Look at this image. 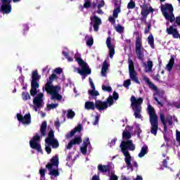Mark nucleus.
I'll use <instances>...</instances> for the list:
<instances>
[{"label":"nucleus","mask_w":180,"mask_h":180,"mask_svg":"<svg viewBox=\"0 0 180 180\" xmlns=\"http://www.w3.org/2000/svg\"><path fill=\"white\" fill-rule=\"evenodd\" d=\"M121 151L124 154V161L127 165V169H131L133 171V165H131V155H130L129 151H134L136 146L133 144L132 140L122 141L120 144Z\"/></svg>","instance_id":"nucleus-1"},{"label":"nucleus","mask_w":180,"mask_h":180,"mask_svg":"<svg viewBox=\"0 0 180 180\" xmlns=\"http://www.w3.org/2000/svg\"><path fill=\"white\" fill-rule=\"evenodd\" d=\"M56 78L57 75L53 73L49 77V81L45 84V91L47 94H50V95H51V101H61V99H63V96L58 94V90H57L58 89V86L51 85V84H53V80Z\"/></svg>","instance_id":"nucleus-2"},{"label":"nucleus","mask_w":180,"mask_h":180,"mask_svg":"<svg viewBox=\"0 0 180 180\" xmlns=\"http://www.w3.org/2000/svg\"><path fill=\"white\" fill-rule=\"evenodd\" d=\"M148 113L151 126L150 133L154 136H157V131H158V116L155 114V109L151 105H148Z\"/></svg>","instance_id":"nucleus-3"},{"label":"nucleus","mask_w":180,"mask_h":180,"mask_svg":"<svg viewBox=\"0 0 180 180\" xmlns=\"http://www.w3.org/2000/svg\"><path fill=\"white\" fill-rule=\"evenodd\" d=\"M51 147L55 150L60 147L58 140L54 138V131L53 129H50L48 137L45 139V151L47 154H51Z\"/></svg>","instance_id":"nucleus-4"},{"label":"nucleus","mask_w":180,"mask_h":180,"mask_svg":"<svg viewBox=\"0 0 180 180\" xmlns=\"http://www.w3.org/2000/svg\"><path fill=\"white\" fill-rule=\"evenodd\" d=\"M162 14L166 20H169L170 23L175 22V15H174V6L172 4L166 3L160 6Z\"/></svg>","instance_id":"nucleus-5"},{"label":"nucleus","mask_w":180,"mask_h":180,"mask_svg":"<svg viewBox=\"0 0 180 180\" xmlns=\"http://www.w3.org/2000/svg\"><path fill=\"white\" fill-rule=\"evenodd\" d=\"M131 107L134 111V116L136 119H141V104L143 103V98H136V96H131Z\"/></svg>","instance_id":"nucleus-6"},{"label":"nucleus","mask_w":180,"mask_h":180,"mask_svg":"<svg viewBox=\"0 0 180 180\" xmlns=\"http://www.w3.org/2000/svg\"><path fill=\"white\" fill-rule=\"evenodd\" d=\"M76 61H77L81 69L77 70L78 74L82 77V79H85L88 75H91L92 70L89 68V65L86 62L84 61L81 58H76Z\"/></svg>","instance_id":"nucleus-7"},{"label":"nucleus","mask_w":180,"mask_h":180,"mask_svg":"<svg viewBox=\"0 0 180 180\" xmlns=\"http://www.w3.org/2000/svg\"><path fill=\"white\" fill-rule=\"evenodd\" d=\"M41 78V76L39 75L37 70H34L32 72L31 80V89L30 91L31 96H36V95H37V88L40 86L39 82Z\"/></svg>","instance_id":"nucleus-8"},{"label":"nucleus","mask_w":180,"mask_h":180,"mask_svg":"<svg viewBox=\"0 0 180 180\" xmlns=\"http://www.w3.org/2000/svg\"><path fill=\"white\" fill-rule=\"evenodd\" d=\"M110 106H113V98L112 96H109L106 98L105 101H102V100H96V109L101 112L102 110H106Z\"/></svg>","instance_id":"nucleus-9"},{"label":"nucleus","mask_w":180,"mask_h":180,"mask_svg":"<svg viewBox=\"0 0 180 180\" xmlns=\"http://www.w3.org/2000/svg\"><path fill=\"white\" fill-rule=\"evenodd\" d=\"M144 47H143V42L141 41V38L138 36L136 38L135 41V53L136 54V57L138 60L141 61H143L144 60Z\"/></svg>","instance_id":"nucleus-10"},{"label":"nucleus","mask_w":180,"mask_h":180,"mask_svg":"<svg viewBox=\"0 0 180 180\" xmlns=\"http://www.w3.org/2000/svg\"><path fill=\"white\" fill-rule=\"evenodd\" d=\"M40 135L35 134V135L30 141V147L32 150H36L38 153L43 154V149H41V145L40 144Z\"/></svg>","instance_id":"nucleus-11"},{"label":"nucleus","mask_w":180,"mask_h":180,"mask_svg":"<svg viewBox=\"0 0 180 180\" xmlns=\"http://www.w3.org/2000/svg\"><path fill=\"white\" fill-rule=\"evenodd\" d=\"M141 9V21L144 22V23H147V16L150 15V13H154V8L152 6L148 7V4L143 3L142 5L140 6Z\"/></svg>","instance_id":"nucleus-12"},{"label":"nucleus","mask_w":180,"mask_h":180,"mask_svg":"<svg viewBox=\"0 0 180 180\" xmlns=\"http://www.w3.org/2000/svg\"><path fill=\"white\" fill-rule=\"evenodd\" d=\"M128 64L130 79L136 84H140V81L139 80V77H137V72H136V70H134V62L131 58H129Z\"/></svg>","instance_id":"nucleus-13"},{"label":"nucleus","mask_w":180,"mask_h":180,"mask_svg":"<svg viewBox=\"0 0 180 180\" xmlns=\"http://www.w3.org/2000/svg\"><path fill=\"white\" fill-rule=\"evenodd\" d=\"M2 5L0 7V12H2L4 15L5 13L8 15V13H11L12 11V6H11V0H1Z\"/></svg>","instance_id":"nucleus-14"},{"label":"nucleus","mask_w":180,"mask_h":180,"mask_svg":"<svg viewBox=\"0 0 180 180\" xmlns=\"http://www.w3.org/2000/svg\"><path fill=\"white\" fill-rule=\"evenodd\" d=\"M90 20V25L93 26L94 32H98L99 30V26L102 25V20L97 15H91Z\"/></svg>","instance_id":"nucleus-15"},{"label":"nucleus","mask_w":180,"mask_h":180,"mask_svg":"<svg viewBox=\"0 0 180 180\" xmlns=\"http://www.w3.org/2000/svg\"><path fill=\"white\" fill-rule=\"evenodd\" d=\"M176 27V25L174 24V25L169 26L166 29V32L167 34H170L172 36L173 39H179L180 40V34L179 32H178V29L174 28Z\"/></svg>","instance_id":"nucleus-16"},{"label":"nucleus","mask_w":180,"mask_h":180,"mask_svg":"<svg viewBox=\"0 0 180 180\" xmlns=\"http://www.w3.org/2000/svg\"><path fill=\"white\" fill-rule=\"evenodd\" d=\"M60 164V158H58V155L53 156L52 158L50 160V162H48L46 165V169H51L53 167L55 168H58V165Z\"/></svg>","instance_id":"nucleus-17"},{"label":"nucleus","mask_w":180,"mask_h":180,"mask_svg":"<svg viewBox=\"0 0 180 180\" xmlns=\"http://www.w3.org/2000/svg\"><path fill=\"white\" fill-rule=\"evenodd\" d=\"M17 119L18 122L22 123V124H30L32 123V116L30 113L25 114L23 117L21 114H17Z\"/></svg>","instance_id":"nucleus-18"},{"label":"nucleus","mask_w":180,"mask_h":180,"mask_svg":"<svg viewBox=\"0 0 180 180\" xmlns=\"http://www.w3.org/2000/svg\"><path fill=\"white\" fill-rule=\"evenodd\" d=\"M105 43L109 50L110 58H113V56H115V46L112 44V37H108Z\"/></svg>","instance_id":"nucleus-19"},{"label":"nucleus","mask_w":180,"mask_h":180,"mask_svg":"<svg viewBox=\"0 0 180 180\" xmlns=\"http://www.w3.org/2000/svg\"><path fill=\"white\" fill-rule=\"evenodd\" d=\"M43 93H39L37 96L34 98L33 103L35 108H41V103H43Z\"/></svg>","instance_id":"nucleus-20"},{"label":"nucleus","mask_w":180,"mask_h":180,"mask_svg":"<svg viewBox=\"0 0 180 180\" xmlns=\"http://www.w3.org/2000/svg\"><path fill=\"white\" fill-rule=\"evenodd\" d=\"M81 143H82V139H81V136H77L74 139L70 141L66 146V148L67 150H71V148H72V146L81 144Z\"/></svg>","instance_id":"nucleus-21"},{"label":"nucleus","mask_w":180,"mask_h":180,"mask_svg":"<svg viewBox=\"0 0 180 180\" xmlns=\"http://www.w3.org/2000/svg\"><path fill=\"white\" fill-rule=\"evenodd\" d=\"M160 122H162V124L164 126V129H163V135H164V139L165 140H167V133H168V127H167V121L165 120V115L164 113H160Z\"/></svg>","instance_id":"nucleus-22"},{"label":"nucleus","mask_w":180,"mask_h":180,"mask_svg":"<svg viewBox=\"0 0 180 180\" xmlns=\"http://www.w3.org/2000/svg\"><path fill=\"white\" fill-rule=\"evenodd\" d=\"M82 130V125L79 124L75 129L71 130L69 134L66 135V139H71L73 136L75 135V133H77V131L79 133L81 132Z\"/></svg>","instance_id":"nucleus-23"},{"label":"nucleus","mask_w":180,"mask_h":180,"mask_svg":"<svg viewBox=\"0 0 180 180\" xmlns=\"http://www.w3.org/2000/svg\"><path fill=\"white\" fill-rule=\"evenodd\" d=\"M143 79V81H145V82L146 84H148V85L150 89H153L155 92H157V91H158V88H157V86L154 84V83H153V82H151V81H150V79H148V77H147V76H144Z\"/></svg>","instance_id":"nucleus-24"},{"label":"nucleus","mask_w":180,"mask_h":180,"mask_svg":"<svg viewBox=\"0 0 180 180\" xmlns=\"http://www.w3.org/2000/svg\"><path fill=\"white\" fill-rule=\"evenodd\" d=\"M98 169L99 172H101L102 174L110 172V167H109V165H98Z\"/></svg>","instance_id":"nucleus-25"},{"label":"nucleus","mask_w":180,"mask_h":180,"mask_svg":"<svg viewBox=\"0 0 180 180\" xmlns=\"http://www.w3.org/2000/svg\"><path fill=\"white\" fill-rule=\"evenodd\" d=\"M84 108L87 110H95V109H96V103L87 101L85 103Z\"/></svg>","instance_id":"nucleus-26"},{"label":"nucleus","mask_w":180,"mask_h":180,"mask_svg":"<svg viewBox=\"0 0 180 180\" xmlns=\"http://www.w3.org/2000/svg\"><path fill=\"white\" fill-rule=\"evenodd\" d=\"M109 70V64L108 60H104L101 68V75L103 77H106V72Z\"/></svg>","instance_id":"nucleus-27"},{"label":"nucleus","mask_w":180,"mask_h":180,"mask_svg":"<svg viewBox=\"0 0 180 180\" xmlns=\"http://www.w3.org/2000/svg\"><path fill=\"white\" fill-rule=\"evenodd\" d=\"M49 171V175H51V176H54L55 178H57V176H60V172L58 171V168L56 169H48Z\"/></svg>","instance_id":"nucleus-28"},{"label":"nucleus","mask_w":180,"mask_h":180,"mask_svg":"<svg viewBox=\"0 0 180 180\" xmlns=\"http://www.w3.org/2000/svg\"><path fill=\"white\" fill-rule=\"evenodd\" d=\"M148 153V146H147V145H144L143 146H142L141 152L139 153L138 157H139V158H143V157H144V155H146V154H147Z\"/></svg>","instance_id":"nucleus-29"},{"label":"nucleus","mask_w":180,"mask_h":180,"mask_svg":"<svg viewBox=\"0 0 180 180\" xmlns=\"http://www.w3.org/2000/svg\"><path fill=\"white\" fill-rule=\"evenodd\" d=\"M115 5L117 7L113 11L112 16L113 18H117L119 16V13H120V5L117 2H115Z\"/></svg>","instance_id":"nucleus-30"},{"label":"nucleus","mask_w":180,"mask_h":180,"mask_svg":"<svg viewBox=\"0 0 180 180\" xmlns=\"http://www.w3.org/2000/svg\"><path fill=\"white\" fill-rule=\"evenodd\" d=\"M46 130H47V122L46 121H44L41 124V127H40V131H41V134L43 137L46 136Z\"/></svg>","instance_id":"nucleus-31"},{"label":"nucleus","mask_w":180,"mask_h":180,"mask_svg":"<svg viewBox=\"0 0 180 180\" xmlns=\"http://www.w3.org/2000/svg\"><path fill=\"white\" fill-rule=\"evenodd\" d=\"M148 44L149 46H150L153 50L155 49V46L154 45V36H153V34H150V35L148 37Z\"/></svg>","instance_id":"nucleus-32"},{"label":"nucleus","mask_w":180,"mask_h":180,"mask_svg":"<svg viewBox=\"0 0 180 180\" xmlns=\"http://www.w3.org/2000/svg\"><path fill=\"white\" fill-rule=\"evenodd\" d=\"M122 139L125 140H130L131 139V134L129 131H124L122 133Z\"/></svg>","instance_id":"nucleus-33"},{"label":"nucleus","mask_w":180,"mask_h":180,"mask_svg":"<svg viewBox=\"0 0 180 180\" xmlns=\"http://www.w3.org/2000/svg\"><path fill=\"white\" fill-rule=\"evenodd\" d=\"M21 96H22V99L24 100L25 101H29L31 99L30 94H29L28 92L22 91Z\"/></svg>","instance_id":"nucleus-34"},{"label":"nucleus","mask_w":180,"mask_h":180,"mask_svg":"<svg viewBox=\"0 0 180 180\" xmlns=\"http://www.w3.org/2000/svg\"><path fill=\"white\" fill-rule=\"evenodd\" d=\"M115 29L117 33H120L122 34L123 33V31L124 30V27L122 26L120 24L117 25V26L115 27Z\"/></svg>","instance_id":"nucleus-35"},{"label":"nucleus","mask_w":180,"mask_h":180,"mask_svg":"<svg viewBox=\"0 0 180 180\" xmlns=\"http://www.w3.org/2000/svg\"><path fill=\"white\" fill-rule=\"evenodd\" d=\"M75 117V112L72 111V110L69 109L68 110L67 117L68 119H74Z\"/></svg>","instance_id":"nucleus-36"},{"label":"nucleus","mask_w":180,"mask_h":180,"mask_svg":"<svg viewBox=\"0 0 180 180\" xmlns=\"http://www.w3.org/2000/svg\"><path fill=\"white\" fill-rule=\"evenodd\" d=\"M88 94L89 95H91V96H93V98H94V96H99V91H96V90H89L88 91Z\"/></svg>","instance_id":"nucleus-37"},{"label":"nucleus","mask_w":180,"mask_h":180,"mask_svg":"<svg viewBox=\"0 0 180 180\" xmlns=\"http://www.w3.org/2000/svg\"><path fill=\"white\" fill-rule=\"evenodd\" d=\"M56 108H58V103H51L47 105L48 110H51V109H56Z\"/></svg>","instance_id":"nucleus-38"},{"label":"nucleus","mask_w":180,"mask_h":180,"mask_svg":"<svg viewBox=\"0 0 180 180\" xmlns=\"http://www.w3.org/2000/svg\"><path fill=\"white\" fill-rule=\"evenodd\" d=\"M136 8V2L131 1L129 3L127 4V9H134Z\"/></svg>","instance_id":"nucleus-39"},{"label":"nucleus","mask_w":180,"mask_h":180,"mask_svg":"<svg viewBox=\"0 0 180 180\" xmlns=\"http://www.w3.org/2000/svg\"><path fill=\"white\" fill-rule=\"evenodd\" d=\"M102 89L104 92H112V87L110 86L103 85Z\"/></svg>","instance_id":"nucleus-40"},{"label":"nucleus","mask_w":180,"mask_h":180,"mask_svg":"<svg viewBox=\"0 0 180 180\" xmlns=\"http://www.w3.org/2000/svg\"><path fill=\"white\" fill-rule=\"evenodd\" d=\"M112 98V102L114 104L115 101H117V99H119V94H117V92H116V91H113Z\"/></svg>","instance_id":"nucleus-41"},{"label":"nucleus","mask_w":180,"mask_h":180,"mask_svg":"<svg viewBox=\"0 0 180 180\" xmlns=\"http://www.w3.org/2000/svg\"><path fill=\"white\" fill-rule=\"evenodd\" d=\"M166 122L168 123L169 126H172V116L167 115V117H166Z\"/></svg>","instance_id":"nucleus-42"},{"label":"nucleus","mask_w":180,"mask_h":180,"mask_svg":"<svg viewBox=\"0 0 180 180\" xmlns=\"http://www.w3.org/2000/svg\"><path fill=\"white\" fill-rule=\"evenodd\" d=\"M94 44V38L91 37L87 41H86V46L89 47H92Z\"/></svg>","instance_id":"nucleus-43"},{"label":"nucleus","mask_w":180,"mask_h":180,"mask_svg":"<svg viewBox=\"0 0 180 180\" xmlns=\"http://www.w3.org/2000/svg\"><path fill=\"white\" fill-rule=\"evenodd\" d=\"M130 85H131V82H130V79H127L123 83V86H124V88H129Z\"/></svg>","instance_id":"nucleus-44"},{"label":"nucleus","mask_w":180,"mask_h":180,"mask_svg":"<svg viewBox=\"0 0 180 180\" xmlns=\"http://www.w3.org/2000/svg\"><path fill=\"white\" fill-rule=\"evenodd\" d=\"M88 144H91V142L89 141V138H86L85 141L83 142V147L88 148Z\"/></svg>","instance_id":"nucleus-45"},{"label":"nucleus","mask_w":180,"mask_h":180,"mask_svg":"<svg viewBox=\"0 0 180 180\" xmlns=\"http://www.w3.org/2000/svg\"><path fill=\"white\" fill-rule=\"evenodd\" d=\"M23 27V33L22 34L25 36L26 34V32L29 31V25H27V24H24L22 25Z\"/></svg>","instance_id":"nucleus-46"},{"label":"nucleus","mask_w":180,"mask_h":180,"mask_svg":"<svg viewBox=\"0 0 180 180\" xmlns=\"http://www.w3.org/2000/svg\"><path fill=\"white\" fill-rule=\"evenodd\" d=\"M39 174H40L41 178H44V176H46V169L41 168L39 169Z\"/></svg>","instance_id":"nucleus-47"},{"label":"nucleus","mask_w":180,"mask_h":180,"mask_svg":"<svg viewBox=\"0 0 180 180\" xmlns=\"http://www.w3.org/2000/svg\"><path fill=\"white\" fill-rule=\"evenodd\" d=\"M147 64H148V71H153V61L148 60Z\"/></svg>","instance_id":"nucleus-48"},{"label":"nucleus","mask_w":180,"mask_h":180,"mask_svg":"<svg viewBox=\"0 0 180 180\" xmlns=\"http://www.w3.org/2000/svg\"><path fill=\"white\" fill-rule=\"evenodd\" d=\"M176 140L178 141L179 146H180V131L176 130Z\"/></svg>","instance_id":"nucleus-49"},{"label":"nucleus","mask_w":180,"mask_h":180,"mask_svg":"<svg viewBox=\"0 0 180 180\" xmlns=\"http://www.w3.org/2000/svg\"><path fill=\"white\" fill-rule=\"evenodd\" d=\"M87 150H88V148H85L84 146H82L80 148V151L82 154H83L84 155H86Z\"/></svg>","instance_id":"nucleus-50"},{"label":"nucleus","mask_w":180,"mask_h":180,"mask_svg":"<svg viewBox=\"0 0 180 180\" xmlns=\"http://www.w3.org/2000/svg\"><path fill=\"white\" fill-rule=\"evenodd\" d=\"M116 18L112 17V16H110L108 18V20L109 22H110L112 25H115V23H116Z\"/></svg>","instance_id":"nucleus-51"},{"label":"nucleus","mask_w":180,"mask_h":180,"mask_svg":"<svg viewBox=\"0 0 180 180\" xmlns=\"http://www.w3.org/2000/svg\"><path fill=\"white\" fill-rule=\"evenodd\" d=\"M91 7V1H86L84 4V8H85L86 9H88V8Z\"/></svg>","instance_id":"nucleus-52"},{"label":"nucleus","mask_w":180,"mask_h":180,"mask_svg":"<svg viewBox=\"0 0 180 180\" xmlns=\"http://www.w3.org/2000/svg\"><path fill=\"white\" fill-rule=\"evenodd\" d=\"M150 29H151V23H149V24L148 25V27L146 28L145 30H144L145 34H148V32H150Z\"/></svg>","instance_id":"nucleus-53"},{"label":"nucleus","mask_w":180,"mask_h":180,"mask_svg":"<svg viewBox=\"0 0 180 180\" xmlns=\"http://www.w3.org/2000/svg\"><path fill=\"white\" fill-rule=\"evenodd\" d=\"M98 123H99V116L96 115L95 117V120L93 122L94 126H96V124H98Z\"/></svg>","instance_id":"nucleus-54"},{"label":"nucleus","mask_w":180,"mask_h":180,"mask_svg":"<svg viewBox=\"0 0 180 180\" xmlns=\"http://www.w3.org/2000/svg\"><path fill=\"white\" fill-rule=\"evenodd\" d=\"M54 72L56 74H61V72H63V69L60 68H57L55 69Z\"/></svg>","instance_id":"nucleus-55"},{"label":"nucleus","mask_w":180,"mask_h":180,"mask_svg":"<svg viewBox=\"0 0 180 180\" xmlns=\"http://www.w3.org/2000/svg\"><path fill=\"white\" fill-rule=\"evenodd\" d=\"M154 100L155 101V102H157V103H158L160 105V106H161V107L164 106V104L162 103V102H161V101H160V100H158V98L154 97Z\"/></svg>","instance_id":"nucleus-56"},{"label":"nucleus","mask_w":180,"mask_h":180,"mask_svg":"<svg viewBox=\"0 0 180 180\" xmlns=\"http://www.w3.org/2000/svg\"><path fill=\"white\" fill-rule=\"evenodd\" d=\"M167 71H172V68H174V65H172L170 63H168L167 65Z\"/></svg>","instance_id":"nucleus-57"},{"label":"nucleus","mask_w":180,"mask_h":180,"mask_svg":"<svg viewBox=\"0 0 180 180\" xmlns=\"http://www.w3.org/2000/svg\"><path fill=\"white\" fill-rule=\"evenodd\" d=\"M43 72H46V75H47V74H49V72H50V69L49 68V66H46L43 69Z\"/></svg>","instance_id":"nucleus-58"},{"label":"nucleus","mask_w":180,"mask_h":180,"mask_svg":"<svg viewBox=\"0 0 180 180\" xmlns=\"http://www.w3.org/2000/svg\"><path fill=\"white\" fill-rule=\"evenodd\" d=\"M117 141V139H112L110 143V147H112V146H115V144H116V142Z\"/></svg>","instance_id":"nucleus-59"},{"label":"nucleus","mask_w":180,"mask_h":180,"mask_svg":"<svg viewBox=\"0 0 180 180\" xmlns=\"http://www.w3.org/2000/svg\"><path fill=\"white\" fill-rule=\"evenodd\" d=\"M89 82L92 89L91 90H95V84H94V82H92V80L91 79V77H89Z\"/></svg>","instance_id":"nucleus-60"},{"label":"nucleus","mask_w":180,"mask_h":180,"mask_svg":"<svg viewBox=\"0 0 180 180\" xmlns=\"http://www.w3.org/2000/svg\"><path fill=\"white\" fill-rule=\"evenodd\" d=\"M169 64H172V65H174V64H175V59L174 58V57H171L169 61Z\"/></svg>","instance_id":"nucleus-61"},{"label":"nucleus","mask_w":180,"mask_h":180,"mask_svg":"<svg viewBox=\"0 0 180 180\" xmlns=\"http://www.w3.org/2000/svg\"><path fill=\"white\" fill-rule=\"evenodd\" d=\"M175 23H176V25L178 26H180V17L179 16L176 17Z\"/></svg>","instance_id":"nucleus-62"},{"label":"nucleus","mask_w":180,"mask_h":180,"mask_svg":"<svg viewBox=\"0 0 180 180\" xmlns=\"http://www.w3.org/2000/svg\"><path fill=\"white\" fill-rule=\"evenodd\" d=\"M91 180H101V179H99L98 175L97 176L96 174H95L94 176H93Z\"/></svg>","instance_id":"nucleus-63"},{"label":"nucleus","mask_w":180,"mask_h":180,"mask_svg":"<svg viewBox=\"0 0 180 180\" xmlns=\"http://www.w3.org/2000/svg\"><path fill=\"white\" fill-rule=\"evenodd\" d=\"M110 180H117V176L116 175L111 176V177L110 178Z\"/></svg>","instance_id":"nucleus-64"}]
</instances>
